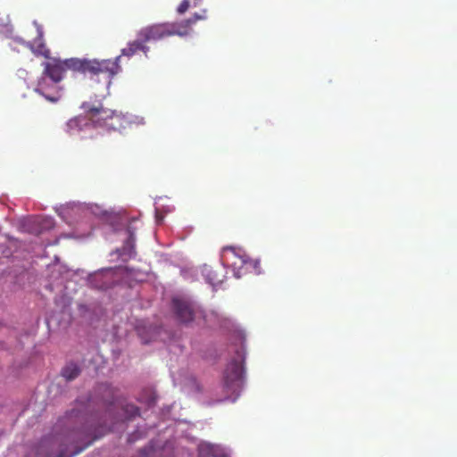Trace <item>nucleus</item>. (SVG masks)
I'll list each match as a JSON object with an SVG mask.
<instances>
[{"label":"nucleus","instance_id":"1","mask_svg":"<svg viewBox=\"0 0 457 457\" xmlns=\"http://www.w3.org/2000/svg\"><path fill=\"white\" fill-rule=\"evenodd\" d=\"M110 429L106 426L101 431L99 428L83 426L70 429L62 436L44 438L37 448V457H74Z\"/></svg>","mask_w":457,"mask_h":457},{"label":"nucleus","instance_id":"2","mask_svg":"<svg viewBox=\"0 0 457 457\" xmlns=\"http://www.w3.org/2000/svg\"><path fill=\"white\" fill-rule=\"evenodd\" d=\"M81 107L87 112L93 123H96L100 127H106L108 129L120 131L132 122L128 115L104 108L102 104L94 106L89 103H83Z\"/></svg>","mask_w":457,"mask_h":457},{"label":"nucleus","instance_id":"3","mask_svg":"<svg viewBox=\"0 0 457 457\" xmlns=\"http://www.w3.org/2000/svg\"><path fill=\"white\" fill-rule=\"evenodd\" d=\"M244 384V366L243 360L240 355L237 359H233L227 366L224 372V382L222 390L224 397L218 399L216 402L231 401L235 402L242 389Z\"/></svg>","mask_w":457,"mask_h":457},{"label":"nucleus","instance_id":"4","mask_svg":"<svg viewBox=\"0 0 457 457\" xmlns=\"http://www.w3.org/2000/svg\"><path fill=\"white\" fill-rule=\"evenodd\" d=\"M120 55L115 59H103V60H87L80 59L79 72L89 73L93 76L105 74L109 79L118 74L120 71Z\"/></svg>","mask_w":457,"mask_h":457},{"label":"nucleus","instance_id":"5","mask_svg":"<svg viewBox=\"0 0 457 457\" xmlns=\"http://www.w3.org/2000/svg\"><path fill=\"white\" fill-rule=\"evenodd\" d=\"M80 59L69 58L61 60L58 58H51L44 63L43 73L49 77L52 81L60 85L68 70L79 72Z\"/></svg>","mask_w":457,"mask_h":457},{"label":"nucleus","instance_id":"6","mask_svg":"<svg viewBox=\"0 0 457 457\" xmlns=\"http://www.w3.org/2000/svg\"><path fill=\"white\" fill-rule=\"evenodd\" d=\"M175 35L183 37V33L180 32L177 21L153 24L139 30V37L145 43L162 40Z\"/></svg>","mask_w":457,"mask_h":457},{"label":"nucleus","instance_id":"7","mask_svg":"<svg viewBox=\"0 0 457 457\" xmlns=\"http://www.w3.org/2000/svg\"><path fill=\"white\" fill-rule=\"evenodd\" d=\"M35 91L44 96L51 103H57L62 97V87L52 81V79L42 72L37 79Z\"/></svg>","mask_w":457,"mask_h":457},{"label":"nucleus","instance_id":"8","mask_svg":"<svg viewBox=\"0 0 457 457\" xmlns=\"http://www.w3.org/2000/svg\"><path fill=\"white\" fill-rule=\"evenodd\" d=\"M172 310L176 318L182 323H189L195 319L194 304L187 299L174 297L172 299Z\"/></svg>","mask_w":457,"mask_h":457},{"label":"nucleus","instance_id":"9","mask_svg":"<svg viewBox=\"0 0 457 457\" xmlns=\"http://www.w3.org/2000/svg\"><path fill=\"white\" fill-rule=\"evenodd\" d=\"M222 262L225 265L230 266L233 270L234 276L237 278H241V272L244 266V260L245 254H240L236 248L232 246H226L222 249Z\"/></svg>","mask_w":457,"mask_h":457},{"label":"nucleus","instance_id":"10","mask_svg":"<svg viewBox=\"0 0 457 457\" xmlns=\"http://www.w3.org/2000/svg\"><path fill=\"white\" fill-rule=\"evenodd\" d=\"M143 52L145 55L147 57V54L149 52V47L146 46V43L142 40L141 37H139V31L137 34V38L133 41H129L128 43L127 47L121 49V55L131 57L135 55L137 52Z\"/></svg>","mask_w":457,"mask_h":457},{"label":"nucleus","instance_id":"11","mask_svg":"<svg viewBox=\"0 0 457 457\" xmlns=\"http://www.w3.org/2000/svg\"><path fill=\"white\" fill-rule=\"evenodd\" d=\"M93 126L87 118L77 116L69 120L66 123V132L72 136L81 131L91 129Z\"/></svg>","mask_w":457,"mask_h":457},{"label":"nucleus","instance_id":"12","mask_svg":"<svg viewBox=\"0 0 457 457\" xmlns=\"http://www.w3.org/2000/svg\"><path fill=\"white\" fill-rule=\"evenodd\" d=\"M206 19V10H203L202 13H194L190 18L177 21L179 29L183 37L189 34L192 25L195 24L198 21Z\"/></svg>","mask_w":457,"mask_h":457},{"label":"nucleus","instance_id":"13","mask_svg":"<svg viewBox=\"0 0 457 457\" xmlns=\"http://www.w3.org/2000/svg\"><path fill=\"white\" fill-rule=\"evenodd\" d=\"M260 262L257 260H253L249 258L246 254L244 260V266L241 272V277L249 273L258 274L260 272Z\"/></svg>","mask_w":457,"mask_h":457},{"label":"nucleus","instance_id":"14","mask_svg":"<svg viewBox=\"0 0 457 457\" xmlns=\"http://www.w3.org/2000/svg\"><path fill=\"white\" fill-rule=\"evenodd\" d=\"M128 233V238L122 247V252L124 254H128L131 256L135 253V243H136V237H135V231L132 229L131 227H129L127 229Z\"/></svg>","mask_w":457,"mask_h":457},{"label":"nucleus","instance_id":"15","mask_svg":"<svg viewBox=\"0 0 457 457\" xmlns=\"http://www.w3.org/2000/svg\"><path fill=\"white\" fill-rule=\"evenodd\" d=\"M80 374V368L74 362L68 363L62 370V376L67 380L75 379Z\"/></svg>","mask_w":457,"mask_h":457},{"label":"nucleus","instance_id":"16","mask_svg":"<svg viewBox=\"0 0 457 457\" xmlns=\"http://www.w3.org/2000/svg\"><path fill=\"white\" fill-rule=\"evenodd\" d=\"M124 412L123 419L129 420L139 415V409L134 404H125L122 406Z\"/></svg>","mask_w":457,"mask_h":457},{"label":"nucleus","instance_id":"17","mask_svg":"<svg viewBox=\"0 0 457 457\" xmlns=\"http://www.w3.org/2000/svg\"><path fill=\"white\" fill-rule=\"evenodd\" d=\"M189 8V0H182L179 5L177 8V12L179 14L185 13Z\"/></svg>","mask_w":457,"mask_h":457},{"label":"nucleus","instance_id":"18","mask_svg":"<svg viewBox=\"0 0 457 457\" xmlns=\"http://www.w3.org/2000/svg\"><path fill=\"white\" fill-rule=\"evenodd\" d=\"M211 449L209 447L201 446L199 449V457H214L212 453H211Z\"/></svg>","mask_w":457,"mask_h":457},{"label":"nucleus","instance_id":"19","mask_svg":"<svg viewBox=\"0 0 457 457\" xmlns=\"http://www.w3.org/2000/svg\"><path fill=\"white\" fill-rule=\"evenodd\" d=\"M42 225L46 228H50L54 225L53 220L52 219H44V220H42Z\"/></svg>","mask_w":457,"mask_h":457},{"label":"nucleus","instance_id":"20","mask_svg":"<svg viewBox=\"0 0 457 457\" xmlns=\"http://www.w3.org/2000/svg\"><path fill=\"white\" fill-rule=\"evenodd\" d=\"M154 402H155V397L153 395L150 396L149 399L147 400L148 404H153Z\"/></svg>","mask_w":457,"mask_h":457},{"label":"nucleus","instance_id":"21","mask_svg":"<svg viewBox=\"0 0 457 457\" xmlns=\"http://www.w3.org/2000/svg\"><path fill=\"white\" fill-rule=\"evenodd\" d=\"M196 390H197L198 392H200V391H201V387H200V386H199L198 384H196Z\"/></svg>","mask_w":457,"mask_h":457},{"label":"nucleus","instance_id":"22","mask_svg":"<svg viewBox=\"0 0 457 457\" xmlns=\"http://www.w3.org/2000/svg\"><path fill=\"white\" fill-rule=\"evenodd\" d=\"M98 134L95 136L96 138H97ZM91 138H94V136H91Z\"/></svg>","mask_w":457,"mask_h":457}]
</instances>
